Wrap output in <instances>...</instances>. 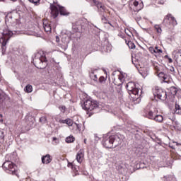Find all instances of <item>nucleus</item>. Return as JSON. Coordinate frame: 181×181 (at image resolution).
Masks as SVG:
<instances>
[{"mask_svg":"<svg viewBox=\"0 0 181 181\" xmlns=\"http://www.w3.org/2000/svg\"><path fill=\"white\" fill-rule=\"evenodd\" d=\"M102 21L103 22V23H105V25H107V23L110 22L109 21L107 20V17H105V15L102 16Z\"/></svg>","mask_w":181,"mask_h":181,"instance_id":"obj_33","label":"nucleus"},{"mask_svg":"<svg viewBox=\"0 0 181 181\" xmlns=\"http://www.w3.org/2000/svg\"><path fill=\"white\" fill-rule=\"evenodd\" d=\"M155 70H156L157 71V74L159 73V71H160V69H159V66H155Z\"/></svg>","mask_w":181,"mask_h":181,"instance_id":"obj_41","label":"nucleus"},{"mask_svg":"<svg viewBox=\"0 0 181 181\" xmlns=\"http://www.w3.org/2000/svg\"><path fill=\"white\" fill-rule=\"evenodd\" d=\"M122 139L121 134H116L112 136L105 135L102 141V144L105 148H117L118 145H121Z\"/></svg>","mask_w":181,"mask_h":181,"instance_id":"obj_1","label":"nucleus"},{"mask_svg":"<svg viewBox=\"0 0 181 181\" xmlns=\"http://www.w3.org/2000/svg\"><path fill=\"white\" fill-rule=\"evenodd\" d=\"M99 81L100 83H104V81H105V78L104 76H100L99 78Z\"/></svg>","mask_w":181,"mask_h":181,"instance_id":"obj_37","label":"nucleus"},{"mask_svg":"<svg viewBox=\"0 0 181 181\" xmlns=\"http://www.w3.org/2000/svg\"><path fill=\"white\" fill-rule=\"evenodd\" d=\"M50 9L51 16H52L54 19H56V18L59 16V12L62 16H69V15H70V13L67 11L64 7L59 5L56 6L55 3H54V4H50Z\"/></svg>","mask_w":181,"mask_h":181,"instance_id":"obj_3","label":"nucleus"},{"mask_svg":"<svg viewBox=\"0 0 181 181\" xmlns=\"http://www.w3.org/2000/svg\"><path fill=\"white\" fill-rule=\"evenodd\" d=\"M4 101H5V98H4V95H0V104H3Z\"/></svg>","mask_w":181,"mask_h":181,"instance_id":"obj_35","label":"nucleus"},{"mask_svg":"<svg viewBox=\"0 0 181 181\" xmlns=\"http://www.w3.org/2000/svg\"><path fill=\"white\" fill-rule=\"evenodd\" d=\"M40 121V122H43V124H45V122H46V117H41Z\"/></svg>","mask_w":181,"mask_h":181,"instance_id":"obj_39","label":"nucleus"},{"mask_svg":"<svg viewBox=\"0 0 181 181\" xmlns=\"http://www.w3.org/2000/svg\"><path fill=\"white\" fill-rule=\"evenodd\" d=\"M66 125H68L69 127H74L73 120L71 119H66Z\"/></svg>","mask_w":181,"mask_h":181,"instance_id":"obj_28","label":"nucleus"},{"mask_svg":"<svg viewBox=\"0 0 181 181\" xmlns=\"http://www.w3.org/2000/svg\"><path fill=\"white\" fill-rule=\"evenodd\" d=\"M132 63L134 64V66H136V62H134V60H132Z\"/></svg>","mask_w":181,"mask_h":181,"instance_id":"obj_53","label":"nucleus"},{"mask_svg":"<svg viewBox=\"0 0 181 181\" xmlns=\"http://www.w3.org/2000/svg\"><path fill=\"white\" fill-rule=\"evenodd\" d=\"M163 23L165 26H168V23H169V25H172V26H176V25H177V21L172 14H168L165 16Z\"/></svg>","mask_w":181,"mask_h":181,"instance_id":"obj_9","label":"nucleus"},{"mask_svg":"<svg viewBox=\"0 0 181 181\" xmlns=\"http://www.w3.org/2000/svg\"><path fill=\"white\" fill-rule=\"evenodd\" d=\"M52 141H55V144L59 143V139H57V138H56V137H53Z\"/></svg>","mask_w":181,"mask_h":181,"instance_id":"obj_43","label":"nucleus"},{"mask_svg":"<svg viewBox=\"0 0 181 181\" xmlns=\"http://www.w3.org/2000/svg\"><path fill=\"white\" fill-rule=\"evenodd\" d=\"M170 71H172L173 73H175V68L174 67H172L170 69Z\"/></svg>","mask_w":181,"mask_h":181,"instance_id":"obj_47","label":"nucleus"},{"mask_svg":"<svg viewBox=\"0 0 181 181\" xmlns=\"http://www.w3.org/2000/svg\"><path fill=\"white\" fill-rule=\"evenodd\" d=\"M146 73H148V71H146Z\"/></svg>","mask_w":181,"mask_h":181,"instance_id":"obj_59","label":"nucleus"},{"mask_svg":"<svg viewBox=\"0 0 181 181\" xmlns=\"http://www.w3.org/2000/svg\"><path fill=\"white\" fill-rule=\"evenodd\" d=\"M56 42L57 43H59V42H60V38L57 35L56 36Z\"/></svg>","mask_w":181,"mask_h":181,"instance_id":"obj_45","label":"nucleus"},{"mask_svg":"<svg viewBox=\"0 0 181 181\" xmlns=\"http://www.w3.org/2000/svg\"><path fill=\"white\" fill-rule=\"evenodd\" d=\"M31 4H34V5H39L40 0H28Z\"/></svg>","mask_w":181,"mask_h":181,"instance_id":"obj_32","label":"nucleus"},{"mask_svg":"<svg viewBox=\"0 0 181 181\" xmlns=\"http://www.w3.org/2000/svg\"><path fill=\"white\" fill-rule=\"evenodd\" d=\"M146 73H148V71H146Z\"/></svg>","mask_w":181,"mask_h":181,"instance_id":"obj_58","label":"nucleus"},{"mask_svg":"<svg viewBox=\"0 0 181 181\" xmlns=\"http://www.w3.org/2000/svg\"><path fill=\"white\" fill-rule=\"evenodd\" d=\"M126 88L129 93V94L131 95V94H133V95H135V98L136 100H139V89L136 88V86L135 85V83L134 82H129L126 85Z\"/></svg>","mask_w":181,"mask_h":181,"instance_id":"obj_6","label":"nucleus"},{"mask_svg":"<svg viewBox=\"0 0 181 181\" xmlns=\"http://www.w3.org/2000/svg\"><path fill=\"white\" fill-rule=\"evenodd\" d=\"M4 132H0V139H4Z\"/></svg>","mask_w":181,"mask_h":181,"instance_id":"obj_40","label":"nucleus"},{"mask_svg":"<svg viewBox=\"0 0 181 181\" xmlns=\"http://www.w3.org/2000/svg\"><path fill=\"white\" fill-rule=\"evenodd\" d=\"M24 90L25 91V93H32V91H33V87L32 86V85H27L24 88Z\"/></svg>","mask_w":181,"mask_h":181,"instance_id":"obj_23","label":"nucleus"},{"mask_svg":"<svg viewBox=\"0 0 181 181\" xmlns=\"http://www.w3.org/2000/svg\"><path fill=\"white\" fill-rule=\"evenodd\" d=\"M141 17H138L136 21H141Z\"/></svg>","mask_w":181,"mask_h":181,"instance_id":"obj_52","label":"nucleus"},{"mask_svg":"<svg viewBox=\"0 0 181 181\" xmlns=\"http://www.w3.org/2000/svg\"><path fill=\"white\" fill-rule=\"evenodd\" d=\"M154 28L156 29V32H157V33H158V35H162V28H160V25H156L154 26Z\"/></svg>","mask_w":181,"mask_h":181,"instance_id":"obj_26","label":"nucleus"},{"mask_svg":"<svg viewBox=\"0 0 181 181\" xmlns=\"http://www.w3.org/2000/svg\"><path fill=\"white\" fill-rule=\"evenodd\" d=\"M173 56H174L176 62H181V49H175L173 52Z\"/></svg>","mask_w":181,"mask_h":181,"instance_id":"obj_13","label":"nucleus"},{"mask_svg":"<svg viewBox=\"0 0 181 181\" xmlns=\"http://www.w3.org/2000/svg\"><path fill=\"white\" fill-rule=\"evenodd\" d=\"M153 120L156 121V122L162 123L163 122V116L156 114Z\"/></svg>","mask_w":181,"mask_h":181,"instance_id":"obj_21","label":"nucleus"},{"mask_svg":"<svg viewBox=\"0 0 181 181\" xmlns=\"http://www.w3.org/2000/svg\"><path fill=\"white\" fill-rule=\"evenodd\" d=\"M68 166H69V168H72V169H73V164L69 163V164H68Z\"/></svg>","mask_w":181,"mask_h":181,"instance_id":"obj_48","label":"nucleus"},{"mask_svg":"<svg viewBox=\"0 0 181 181\" xmlns=\"http://www.w3.org/2000/svg\"><path fill=\"white\" fill-rule=\"evenodd\" d=\"M3 169L6 173L15 175L17 177H19V175H18V167L15 163H12V161L6 160L3 164Z\"/></svg>","mask_w":181,"mask_h":181,"instance_id":"obj_5","label":"nucleus"},{"mask_svg":"<svg viewBox=\"0 0 181 181\" xmlns=\"http://www.w3.org/2000/svg\"><path fill=\"white\" fill-rule=\"evenodd\" d=\"M173 93H172L173 95H176V93H177L176 89L173 88Z\"/></svg>","mask_w":181,"mask_h":181,"instance_id":"obj_46","label":"nucleus"},{"mask_svg":"<svg viewBox=\"0 0 181 181\" xmlns=\"http://www.w3.org/2000/svg\"><path fill=\"white\" fill-rule=\"evenodd\" d=\"M148 50L151 52L152 54H154L155 56H159V54L162 53V49H159L158 47H150Z\"/></svg>","mask_w":181,"mask_h":181,"instance_id":"obj_12","label":"nucleus"},{"mask_svg":"<svg viewBox=\"0 0 181 181\" xmlns=\"http://www.w3.org/2000/svg\"><path fill=\"white\" fill-rule=\"evenodd\" d=\"M74 127H76V128L78 131H81V127H82L81 123H80V122H75Z\"/></svg>","mask_w":181,"mask_h":181,"instance_id":"obj_30","label":"nucleus"},{"mask_svg":"<svg viewBox=\"0 0 181 181\" xmlns=\"http://www.w3.org/2000/svg\"><path fill=\"white\" fill-rule=\"evenodd\" d=\"M105 28L109 32H114V30H115V23L108 22L107 25H105Z\"/></svg>","mask_w":181,"mask_h":181,"instance_id":"obj_15","label":"nucleus"},{"mask_svg":"<svg viewBox=\"0 0 181 181\" xmlns=\"http://www.w3.org/2000/svg\"><path fill=\"white\" fill-rule=\"evenodd\" d=\"M166 179L167 181H176V177L173 175H169Z\"/></svg>","mask_w":181,"mask_h":181,"instance_id":"obj_31","label":"nucleus"},{"mask_svg":"<svg viewBox=\"0 0 181 181\" xmlns=\"http://www.w3.org/2000/svg\"><path fill=\"white\" fill-rule=\"evenodd\" d=\"M58 122H59V124H66V122H67V119H59V120L58 121Z\"/></svg>","mask_w":181,"mask_h":181,"instance_id":"obj_36","label":"nucleus"},{"mask_svg":"<svg viewBox=\"0 0 181 181\" xmlns=\"http://www.w3.org/2000/svg\"><path fill=\"white\" fill-rule=\"evenodd\" d=\"M59 110H60L62 112H64V111H66V107H65V106H61V107H59Z\"/></svg>","mask_w":181,"mask_h":181,"instance_id":"obj_38","label":"nucleus"},{"mask_svg":"<svg viewBox=\"0 0 181 181\" xmlns=\"http://www.w3.org/2000/svg\"><path fill=\"white\" fill-rule=\"evenodd\" d=\"M42 163H45V165L50 163V162H52V158H50V155L47 154L46 156H42Z\"/></svg>","mask_w":181,"mask_h":181,"instance_id":"obj_19","label":"nucleus"},{"mask_svg":"<svg viewBox=\"0 0 181 181\" xmlns=\"http://www.w3.org/2000/svg\"><path fill=\"white\" fill-rule=\"evenodd\" d=\"M153 95L162 101H165L168 98V94L166 93V91L159 87L155 88L153 90Z\"/></svg>","mask_w":181,"mask_h":181,"instance_id":"obj_7","label":"nucleus"},{"mask_svg":"<svg viewBox=\"0 0 181 181\" xmlns=\"http://www.w3.org/2000/svg\"><path fill=\"white\" fill-rule=\"evenodd\" d=\"M119 36L121 37L122 39H124V35H122V34H119Z\"/></svg>","mask_w":181,"mask_h":181,"instance_id":"obj_49","label":"nucleus"},{"mask_svg":"<svg viewBox=\"0 0 181 181\" xmlns=\"http://www.w3.org/2000/svg\"><path fill=\"white\" fill-rule=\"evenodd\" d=\"M175 143H176L177 146H181V144H179V143H177V142H175Z\"/></svg>","mask_w":181,"mask_h":181,"instance_id":"obj_50","label":"nucleus"},{"mask_svg":"<svg viewBox=\"0 0 181 181\" xmlns=\"http://www.w3.org/2000/svg\"><path fill=\"white\" fill-rule=\"evenodd\" d=\"M93 2L95 4V6H97L99 14L101 16H105V13H107V8H105V6H103V3L95 0H93Z\"/></svg>","mask_w":181,"mask_h":181,"instance_id":"obj_11","label":"nucleus"},{"mask_svg":"<svg viewBox=\"0 0 181 181\" xmlns=\"http://www.w3.org/2000/svg\"><path fill=\"white\" fill-rule=\"evenodd\" d=\"M75 139H76L74 138V136H68V137L66 138V142L67 144H71V143L74 142Z\"/></svg>","mask_w":181,"mask_h":181,"instance_id":"obj_25","label":"nucleus"},{"mask_svg":"<svg viewBox=\"0 0 181 181\" xmlns=\"http://www.w3.org/2000/svg\"><path fill=\"white\" fill-rule=\"evenodd\" d=\"M33 64L37 69H45L46 66H47V59L43 52L35 54V57L33 59Z\"/></svg>","mask_w":181,"mask_h":181,"instance_id":"obj_2","label":"nucleus"},{"mask_svg":"<svg viewBox=\"0 0 181 181\" xmlns=\"http://www.w3.org/2000/svg\"><path fill=\"white\" fill-rule=\"evenodd\" d=\"M4 116H2L1 114H0V122H4V118H3Z\"/></svg>","mask_w":181,"mask_h":181,"instance_id":"obj_44","label":"nucleus"},{"mask_svg":"<svg viewBox=\"0 0 181 181\" xmlns=\"http://www.w3.org/2000/svg\"><path fill=\"white\" fill-rule=\"evenodd\" d=\"M100 139V137H98V136H97V134H95V141L96 142H98V140Z\"/></svg>","mask_w":181,"mask_h":181,"instance_id":"obj_42","label":"nucleus"},{"mask_svg":"<svg viewBox=\"0 0 181 181\" xmlns=\"http://www.w3.org/2000/svg\"><path fill=\"white\" fill-rule=\"evenodd\" d=\"M84 159V151L80 150L76 154V160L78 163H81Z\"/></svg>","mask_w":181,"mask_h":181,"instance_id":"obj_14","label":"nucleus"},{"mask_svg":"<svg viewBox=\"0 0 181 181\" xmlns=\"http://www.w3.org/2000/svg\"><path fill=\"white\" fill-rule=\"evenodd\" d=\"M173 125L174 129H176L177 131L180 129V124H179V122L176 120H173Z\"/></svg>","mask_w":181,"mask_h":181,"instance_id":"obj_22","label":"nucleus"},{"mask_svg":"<svg viewBox=\"0 0 181 181\" xmlns=\"http://www.w3.org/2000/svg\"><path fill=\"white\" fill-rule=\"evenodd\" d=\"M2 37L0 38V43H1L2 49H5L6 43L11 39V36H13L12 30H9L8 27H3Z\"/></svg>","mask_w":181,"mask_h":181,"instance_id":"obj_4","label":"nucleus"},{"mask_svg":"<svg viewBox=\"0 0 181 181\" xmlns=\"http://www.w3.org/2000/svg\"><path fill=\"white\" fill-rule=\"evenodd\" d=\"M8 156H9V155H7V156H6V158H8Z\"/></svg>","mask_w":181,"mask_h":181,"instance_id":"obj_57","label":"nucleus"},{"mask_svg":"<svg viewBox=\"0 0 181 181\" xmlns=\"http://www.w3.org/2000/svg\"><path fill=\"white\" fill-rule=\"evenodd\" d=\"M89 77L91 80H93V81H98V78L97 77V69L91 70L89 73Z\"/></svg>","mask_w":181,"mask_h":181,"instance_id":"obj_16","label":"nucleus"},{"mask_svg":"<svg viewBox=\"0 0 181 181\" xmlns=\"http://www.w3.org/2000/svg\"><path fill=\"white\" fill-rule=\"evenodd\" d=\"M82 108L85 110V111H93V110L98 108V104H97L96 101L87 100L83 103Z\"/></svg>","mask_w":181,"mask_h":181,"instance_id":"obj_8","label":"nucleus"},{"mask_svg":"<svg viewBox=\"0 0 181 181\" xmlns=\"http://www.w3.org/2000/svg\"><path fill=\"white\" fill-rule=\"evenodd\" d=\"M172 148H173V149H175V148H173V146H172Z\"/></svg>","mask_w":181,"mask_h":181,"instance_id":"obj_56","label":"nucleus"},{"mask_svg":"<svg viewBox=\"0 0 181 181\" xmlns=\"http://www.w3.org/2000/svg\"><path fill=\"white\" fill-rule=\"evenodd\" d=\"M126 43L127 46L129 47V49H135V44L131 41H127Z\"/></svg>","mask_w":181,"mask_h":181,"instance_id":"obj_27","label":"nucleus"},{"mask_svg":"<svg viewBox=\"0 0 181 181\" xmlns=\"http://www.w3.org/2000/svg\"><path fill=\"white\" fill-rule=\"evenodd\" d=\"M175 113L177 114L178 115H181V107L180 105H177V103H175Z\"/></svg>","mask_w":181,"mask_h":181,"instance_id":"obj_24","label":"nucleus"},{"mask_svg":"<svg viewBox=\"0 0 181 181\" xmlns=\"http://www.w3.org/2000/svg\"><path fill=\"white\" fill-rule=\"evenodd\" d=\"M43 28L45 32H47V33H50V32H52V27L50 26V24L45 22L43 23Z\"/></svg>","mask_w":181,"mask_h":181,"instance_id":"obj_20","label":"nucleus"},{"mask_svg":"<svg viewBox=\"0 0 181 181\" xmlns=\"http://www.w3.org/2000/svg\"><path fill=\"white\" fill-rule=\"evenodd\" d=\"M129 6H134L137 12H139L141 9L144 8V2L141 0H131L129 2Z\"/></svg>","mask_w":181,"mask_h":181,"instance_id":"obj_10","label":"nucleus"},{"mask_svg":"<svg viewBox=\"0 0 181 181\" xmlns=\"http://www.w3.org/2000/svg\"><path fill=\"white\" fill-rule=\"evenodd\" d=\"M157 76L159 77V78H161L164 83H168V75L165 74L163 72H158Z\"/></svg>","mask_w":181,"mask_h":181,"instance_id":"obj_18","label":"nucleus"},{"mask_svg":"<svg viewBox=\"0 0 181 181\" xmlns=\"http://www.w3.org/2000/svg\"><path fill=\"white\" fill-rule=\"evenodd\" d=\"M76 122H80V121H78V117H74V122H73L74 127V125H76Z\"/></svg>","mask_w":181,"mask_h":181,"instance_id":"obj_34","label":"nucleus"},{"mask_svg":"<svg viewBox=\"0 0 181 181\" xmlns=\"http://www.w3.org/2000/svg\"><path fill=\"white\" fill-rule=\"evenodd\" d=\"M170 63H172V59H169Z\"/></svg>","mask_w":181,"mask_h":181,"instance_id":"obj_55","label":"nucleus"},{"mask_svg":"<svg viewBox=\"0 0 181 181\" xmlns=\"http://www.w3.org/2000/svg\"><path fill=\"white\" fill-rule=\"evenodd\" d=\"M12 1V2H16V0H10Z\"/></svg>","mask_w":181,"mask_h":181,"instance_id":"obj_54","label":"nucleus"},{"mask_svg":"<svg viewBox=\"0 0 181 181\" xmlns=\"http://www.w3.org/2000/svg\"><path fill=\"white\" fill-rule=\"evenodd\" d=\"M124 32H125L126 35H127V36H129V37H131V35L134 37V33H132V32H131V30H129V29H125Z\"/></svg>","mask_w":181,"mask_h":181,"instance_id":"obj_29","label":"nucleus"},{"mask_svg":"<svg viewBox=\"0 0 181 181\" xmlns=\"http://www.w3.org/2000/svg\"><path fill=\"white\" fill-rule=\"evenodd\" d=\"M156 116V110H149L146 113V118H148V119H153Z\"/></svg>","mask_w":181,"mask_h":181,"instance_id":"obj_17","label":"nucleus"},{"mask_svg":"<svg viewBox=\"0 0 181 181\" xmlns=\"http://www.w3.org/2000/svg\"><path fill=\"white\" fill-rule=\"evenodd\" d=\"M83 141H84V144H87V139H84Z\"/></svg>","mask_w":181,"mask_h":181,"instance_id":"obj_51","label":"nucleus"}]
</instances>
